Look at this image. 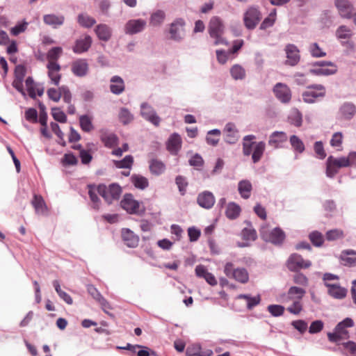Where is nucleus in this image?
<instances>
[{
	"instance_id": "1",
	"label": "nucleus",
	"mask_w": 356,
	"mask_h": 356,
	"mask_svg": "<svg viewBox=\"0 0 356 356\" xmlns=\"http://www.w3.org/2000/svg\"><path fill=\"white\" fill-rule=\"evenodd\" d=\"M306 291L304 289L298 286H291L287 293L280 296V301L288 304L286 310L292 314L298 315L302 310V298Z\"/></svg>"
},
{
	"instance_id": "2",
	"label": "nucleus",
	"mask_w": 356,
	"mask_h": 356,
	"mask_svg": "<svg viewBox=\"0 0 356 356\" xmlns=\"http://www.w3.org/2000/svg\"><path fill=\"white\" fill-rule=\"evenodd\" d=\"M254 135H247L243 138V154L245 156H252L254 163H258L262 158L266 149V143L264 141L256 142Z\"/></svg>"
},
{
	"instance_id": "3",
	"label": "nucleus",
	"mask_w": 356,
	"mask_h": 356,
	"mask_svg": "<svg viewBox=\"0 0 356 356\" xmlns=\"http://www.w3.org/2000/svg\"><path fill=\"white\" fill-rule=\"evenodd\" d=\"M356 166V152H351L348 156L334 158L330 156L326 161V175L329 177H334L341 168Z\"/></svg>"
},
{
	"instance_id": "4",
	"label": "nucleus",
	"mask_w": 356,
	"mask_h": 356,
	"mask_svg": "<svg viewBox=\"0 0 356 356\" xmlns=\"http://www.w3.org/2000/svg\"><path fill=\"white\" fill-rule=\"evenodd\" d=\"M208 31L210 36L215 39L214 45L226 44V40L222 38L225 31V25L222 20L218 16H213L211 18Z\"/></svg>"
},
{
	"instance_id": "5",
	"label": "nucleus",
	"mask_w": 356,
	"mask_h": 356,
	"mask_svg": "<svg viewBox=\"0 0 356 356\" xmlns=\"http://www.w3.org/2000/svg\"><path fill=\"white\" fill-rule=\"evenodd\" d=\"M354 326V321L350 318H346L341 322L339 323L333 333H327V337L331 342H338L341 339H348L349 337V332L347 330L348 327Z\"/></svg>"
},
{
	"instance_id": "6",
	"label": "nucleus",
	"mask_w": 356,
	"mask_h": 356,
	"mask_svg": "<svg viewBox=\"0 0 356 356\" xmlns=\"http://www.w3.org/2000/svg\"><path fill=\"white\" fill-rule=\"evenodd\" d=\"M224 273L229 278L235 281L245 284L249 280V273L245 268H236L233 263L227 262L224 266Z\"/></svg>"
},
{
	"instance_id": "7",
	"label": "nucleus",
	"mask_w": 356,
	"mask_h": 356,
	"mask_svg": "<svg viewBox=\"0 0 356 356\" xmlns=\"http://www.w3.org/2000/svg\"><path fill=\"white\" fill-rule=\"evenodd\" d=\"M261 237L267 242L275 245H281L285 239V233L280 227L269 230L267 225H264L260 229Z\"/></svg>"
},
{
	"instance_id": "8",
	"label": "nucleus",
	"mask_w": 356,
	"mask_h": 356,
	"mask_svg": "<svg viewBox=\"0 0 356 356\" xmlns=\"http://www.w3.org/2000/svg\"><path fill=\"white\" fill-rule=\"evenodd\" d=\"M98 193L108 204H111L113 200L120 198L122 193V188L117 184H111L108 186L104 184L98 185Z\"/></svg>"
},
{
	"instance_id": "9",
	"label": "nucleus",
	"mask_w": 356,
	"mask_h": 356,
	"mask_svg": "<svg viewBox=\"0 0 356 356\" xmlns=\"http://www.w3.org/2000/svg\"><path fill=\"white\" fill-rule=\"evenodd\" d=\"M120 205L122 209L131 214H138L145 211V209L140 205V203L136 200L133 195L130 193L124 195L120 202Z\"/></svg>"
},
{
	"instance_id": "10",
	"label": "nucleus",
	"mask_w": 356,
	"mask_h": 356,
	"mask_svg": "<svg viewBox=\"0 0 356 356\" xmlns=\"http://www.w3.org/2000/svg\"><path fill=\"white\" fill-rule=\"evenodd\" d=\"M325 95V88L320 84L311 85L307 90L302 93L303 101L306 103H314L318 97Z\"/></svg>"
},
{
	"instance_id": "11",
	"label": "nucleus",
	"mask_w": 356,
	"mask_h": 356,
	"mask_svg": "<svg viewBox=\"0 0 356 356\" xmlns=\"http://www.w3.org/2000/svg\"><path fill=\"white\" fill-rule=\"evenodd\" d=\"M185 20L182 18H177L170 25V38L175 41H181L185 34Z\"/></svg>"
},
{
	"instance_id": "12",
	"label": "nucleus",
	"mask_w": 356,
	"mask_h": 356,
	"mask_svg": "<svg viewBox=\"0 0 356 356\" xmlns=\"http://www.w3.org/2000/svg\"><path fill=\"white\" fill-rule=\"evenodd\" d=\"M311 266L312 262L310 261L305 260L301 255L296 253L291 254L286 261V266L290 271L309 268Z\"/></svg>"
},
{
	"instance_id": "13",
	"label": "nucleus",
	"mask_w": 356,
	"mask_h": 356,
	"mask_svg": "<svg viewBox=\"0 0 356 356\" xmlns=\"http://www.w3.org/2000/svg\"><path fill=\"white\" fill-rule=\"evenodd\" d=\"M273 92L276 98L284 104L289 103L291 99V91L284 83H277L273 88Z\"/></svg>"
},
{
	"instance_id": "14",
	"label": "nucleus",
	"mask_w": 356,
	"mask_h": 356,
	"mask_svg": "<svg viewBox=\"0 0 356 356\" xmlns=\"http://www.w3.org/2000/svg\"><path fill=\"white\" fill-rule=\"evenodd\" d=\"M261 19L260 12L255 8H250L244 16L245 26L249 29H253Z\"/></svg>"
},
{
	"instance_id": "15",
	"label": "nucleus",
	"mask_w": 356,
	"mask_h": 356,
	"mask_svg": "<svg viewBox=\"0 0 356 356\" xmlns=\"http://www.w3.org/2000/svg\"><path fill=\"white\" fill-rule=\"evenodd\" d=\"M224 140L229 144H235L239 139L238 130L232 122L226 124L223 129Z\"/></svg>"
},
{
	"instance_id": "16",
	"label": "nucleus",
	"mask_w": 356,
	"mask_h": 356,
	"mask_svg": "<svg viewBox=\"0 0 356 356\" xmlns=\"http://www.w3.org/2000/svg\"><path fill=\"white\" fill-rule=\"evenodd\" d=\"M141 115L147 121L150 122L155 126H159L161 122V118L156 115L154 108L147 103H143L141 104Z\"/></svg>"
},
{
	"instance_id": "17",
	"label": "nucleus",
	"mask_w": 356,
	"mask_h": 356,
	"mask_svg": "<svg viewBox=\"0 0 356 356\" xmlns=\"http://www.w3.org/2000/svg\"><path fill=\"white\" fill-rule=\"evenodd\" d=\"M147 22L145 19H130L124 26V32L133 35L141 32L145 28Z\"/></svg>"
},
{
	"instance_id": "18",
	"label": "nucleus",
	"mask_w": 356,
	"mask_h": 356,
	"mask_svg": "<svg viewBox=\"0 0 356 356\" xmlns=\"http://www.w3.org/2000/svg\"><path fill=\"white\" fill-rule=\"evenodd\" d=\"M335 6L339 15L344 18H350L354 11L353 4L349 0H335Z\"/></svg>"
},
{
	"instance_id": "19",
	"label": "nucleus",
	"mask_w": 356,
	"mask_h": 356,
	"mask_svg": "<svg viewBox=\"0 0 356 356\" xmlns=\"http://www.w3.org/2000/svg\"><path fill=\"white\" fill-rule=\"evenodd\" d=\"M216 200L213 193L210 191H205L200 193L197 197V202L200 207L209 209L215 204Z\"/></svg>"
},
{
	"instance_id": "20",
	"label": "nucleus",
	"mask_w": 356,
	"mask_h": 356,
	"mask_svg": "<svg viewBox=\"0 0 356 356\" xmlns=\"http://www.w3.org/2000/svg\"><path fill=\"white\" fill-rule=\"evenodd\" d=\"M285 51L287 58L286 63L291 66L297 65L300 58L298 47L293 44H289L285 47Z\"/></svg>"
},
{
	"instance_id": "21",
	"label": "nucleus",
	"mask_w": 356,
	"mask_h": 356,
	"mask_svg": "<svg viewBox=\"0 0 356 356\" xmlns=\"http://www.w3.org/2000/svg\"><path fill=\"white\" fill-rule=\"evenodd\" d=\"M71 70L74 75L83 76L88 71V64L85 59H77L72 63Z\"/></svg>"
},
{
	"instance_id": "22",
	"label": "nucleus",
	"mask_w": 356,
	"mask_h": 356,
	"mask_svg": "<svg viewBox=\"0 0 356 356\" xmlns=\"http://www.w3.org/2000/svg\"><path fill=\"white\" fill-rule=\"evenodd\" d=\"M92 43V38L89 35H85L76 40L73 47V51L76 54H82L88 50Z\"/></svg>"
},
{
	"instance_id": "23",
	"label": "nucleus",
	"mask_w": 356,
	"mask_h": 356,
	"mask_svg": "<svg viewBox=\"0 0 356 356\" xmlns=\"http://www.w3.org/2000/svg\"><path fill=\"white\" fill-rule=\"evenodd\" d=\"M122 238L126 245L129 248H136L139 243V237L129 229H122Z\"/></svg>"
},
{
	"instance_id": "24",
	"label": "nucleus",
	"mask_w": 356,
	"mask_h": 356,
	"mask_svg": "<svg viewBox=\"0 0 356 356\" xmlns=\"http://www.w3.org/2000/svg\"><path fill=\"white\" fill-rule=\"evenodd\" d=\"M31 204L33 207L35 211L39 215H47L48 208L43 199L40 195H34L31 200Z\"/></svg>"
},
{
	"instance_id": "25",
	"label": "nucleus",
	"mask_w": 356,
	"mask_h": 356,
	"mask_svg": "<svg viewBox=\"0 0 356 356\" xmlns=\"http://www.w3.org/2000/svg\"><path fill=\"white\" fill-rule=\"evenodd\" d=\"M321 68L312 70L311 72L316 75H330L334 74L337 69V66L332 63L318 62L317 63Z\"/></svg>"
},
{
	"instance_id": "26",
	"label": "nucleus",
	"mask_w": 356,
	"mask_h": 356,
	"mask_svg": "<svg viewBox=\"0 0 356 356\" xmlns=\"http://www.w3.org/2000/svg\"><path fill=\"white\" fill-rule=\"evenodd\" d=\"M356 113V107L352 103H344L339 109V118L341 120H349L353 118Z\"/></svg>"
},
{
	"instance_id": "27",
	"label": "nucleus",
	"mask_w": 356,
	"mask_h": 356,
	"mask_svg": "<svg viewBox=\"0 0 356 356\" xmlns=\"http://www.w3.org/2000/svg\"><path fill=\"white\" fill-rule=\"evenodd\" d=\"M287 140V136L283 131H274L269 137L268 145L275 149L280 148L281 145Z\"/></svg>"
},
{
	"instance_id": "28",
	"label": "nucleus",
	"mask_w": 356,
	"mask_h": 356,
	"mask_svg": "<svg viewBox=\"0 0 356 356\" xmlns=\"http://www.w3.org/2000/svg\"><path fill=\"white\" fill-rule=\"evenodd\" d=\"M328 294L336 299H343L346 296V289L339 284L327 283V286Z\"/></svg>"
},
{
	"instance_id": "29",
	"label": "nucleus",
	"mask_w": 356,
	"mask_h": 356,
	"mask_svg": "<svg viewBox=\"0 0 356 356\" xmlns=\"http://www.w3.org/2000/svg\"><path fill=\"white\" fill-rule=\"evenodd\" d=\"M47 68L48 70V76L51 79V82L56 85L58 86L60 79H61V74L60 73V66L59 64H47Z\"/></svg>"
},
{
	"instance_id": "30",
	"label": "nucleus",
	"mask_w": 356,
	"mask_h": 356,
	"mask_svg": "<svg viewBox=\"0 0 356 356\" xmlns=\"http://www.w3.org/2000/svg\"><path fill=\"white\" fill-rule=\"evenodd\" d=\"M181 147V138L176 133L172 134L167 142L168 150L173 154H176Z\"/></svg>"
},
{
	"instance_id": "31",
	"label": "nucleus",
	"mask_w": 356,
	"mask_h": 356,
	"mask_svg": "<svg viewBox=\"0 0 356 356\" xmlns=\"http://www.w3.org/2000/svg\"><path fill=\"white\" fill-rule=\"evenodd\" d=\"M110 90L113 94L120 95L125 90L124 80L119 76H113L111 79Z\"/></svg>"
},
{
	"instance_id": "32",
	"label": "nucleus",
	"mask_w": 356,
	"mask_h": 356,
	"mask_svg": "<svg viewBox=\"0 0 356 356\" xmlns=\"http://www.w3.org/2000/svg\"><path fill=\"white\" fill-rule=\"evenodd\" d=\"M341 264L347 266H356V251L353 250H343L340 256Z\"/></svg>"
},
{
	"instance_id": "33",
	"label": "nucleus",
	"mask_w": 356,
	"mask_h": 356,
	"mask_svg": "<svg viewBox=\"0 0 356 356\" xmlns=\"http://www.w3.org/2000/svg\"><path fill=\"white\" fill-rule=\"evenodd\" d=\"M95 31L98 38L103 41L109 40L112 35L111 28L105 24H100L97 25Z\"/></svg>"
},
{
	"instance_id": "34",
	"label": "nucleus",
	"mask_w": 356,
	"mask_h": 356,
	"mask_svg": "<svg viewBox=\"0 0 356 356\" xmlns=\"http://www.w3.org/2000/svg\"><path fill=\"white\" fill-rule=\"evenodd\" d=\"M43 21L44 24L56 28L63 24L65 17L62 15H56L54 14H48L44 15Z\"/></svg>"
},
{
	"instance_id": "35",
	"label": "nucleus",
	"mask_w": 356,
	"mask_h": 356,
	"mask_svg": "<svg viewBox=\"0 0 356 356\" xmlns=\"http://www.w3.org/2000/svg\"><path fill=\"white\" fill-rule=\"evenodd\" d=\"M166 15L162 10H156L151 13L149 24L152 26H160L165 21Z\"/></svg>"
},
{
	"instance_id": "36",
	"label": "nucleus",
	"mask_w": 356,
	"mask_h": 356,
	"mask_svg": "<svg viewBox=\"0 0 356 356\" xmlns=\"http://www.w3.org/2000/svg\"><path fill=\"white\" fill-rule=\"evenodd\" d=\"M149 168L150 172L156 176L163 174L165 170V164L161 161L156 159H152L149 161Z\"/></svg>"
},
{
	"instance_id": "37",
	"label": "nucleus",
	"mask_w": 356,
	"mask_h": 356,
	"mask_svg": "<svg viewBox=\"0 0 356 356\" xmlns=\"http://www.w3.org/2000/svg\"><path fill=\"white\" fill-rule=\"evenodd\" d=\"M88 195L92 203V207L95 210L99 209L100 200L98 197V186L89 185Z\"/></svg>"
},
{
	"instance_id": "38",
	"label": "nucleus",
	"mask_w": 356,
	"mask_h": 356,
	"mask_svg": "<svg viewBox=\"0 0 356 356\" xmlns=\"http://www.w3.org/2000/svg\"><path fill=\"white\" fill-rule=\"evenodd\" d=\"M101 140L106 147L113 148L118 144V136L111 133H103L101 135Z\"/></svg>"
},
{
	"instance_id": "39",
	"label": "nucleus",
	"mask_w": 356,
	"mask_h": 356,
	"mask_svg": "<svg viewBox=\"0 0 356 356\" xmlns=\"http://www.w3.org/2000/svg\"><path fill=\"white\" fill-rule=\"evenodd\" d=\"M252 189V184L248 180H242L239 181L238 190L241 196L244 199L250 197Z\"/></svg>"
},
{
	"instance_id": "40",
	"label": "nucleus",
	"mask_w": 356,
	"mask_h": 356,
	"mask_svg": "<svg viewBox=\"0 0 356 356\" xmlns=\"http://www.w3.org/2000/svg\"><path fill=\"white\" fill-rule=\"evenodd\" d=\"M79 124L84 132H90L95 127L92 124V118L88 115H83L79 117Z\"/></svg>"
},
{
	"instance_id": "41",
	"label": "nucleus",
	"mask_w": 356,
	"mask_h": 356,
	"mask_svg": "<svg viewBox=\"0 0 356 356\" xmlns=\"http://www.w3.org/2000/svg\"><path fill=\"white\" fill-rule=\"evenodd\" d=\"M131 181L136 188L140 190H144L149 186L148 179L140 175H133L131 177Z\"/></svg>"
},
{
	"instance_id": "42",
	"label": "nucleus",
	"mask_w": 356,
	"mask_h": 356,
	"mask_svg": "<svg viewBox=\"0 0 356 356\" xmlns=\"http://www.w3.org/2000/svg\"><path fill=\"white\" fill-rule=\"evenodd\" d=\"M289 142L293 150L297 154H302L305 150V146L302 140L296 135H293L289 138Z\"/></svg>"
},
{
	"instance_id": "43",
	"label": "nucleus",
	"mask_w": 356,
	"mask_h": 356,
	"mask_svg": "<svg viewBox=\"0 0 356 356\" xmlns=\"http://www.w3.org/2000/svg\"><path fill=\"white\" fill-rule=\"evenodd\" d=\"M63 53V49L60 47L51 48L47 54V64H58L57 60Z\"/></svg>"
},
{
	"instance_id": "44",
	"label": "nucleus",
	"mask_w": 356,
	"mask_h": 356,
	"mask_svg": "<svg viewBox=\"0 0 356 356\" xmlns=\"http://www.w3.org/2000/svg\"><path fill=\"white\" fill-rule=\"evenodd\" d=\"M244 299L246 301V306L249 310L258 305L260 303L261 298L259 296L251 297L250 295L241 294L236 297V300Z\"/></svg>"
},
{
	"instance_id": "45",
	"label": "nucleus",
	"mask_w": 356,
	"mask_h": 356,
	"mask_svg": "<svg viewBox=\"0 0 356 356\" xmlns=\"http://www.w3.org/2000/svg\"><path fill=\"white\" fill-rule=\"evenodd\" d=\"M241 213V208L240 207L234 203H229L225 211L226 216L229 219H236Z\"/></svg>"
},
{
	"instance_id": "46",
	"label": "nucleus",
	"mask_w": 356,
	"mask_h": 356,
	"mask_svg": "<svg viewBox=\"0 0 356 356\" xmlns=\"http://www.w3.org/2000/svg\"><path fill=\"white\" fill-rule=\"evenodd\" d=\"M232 77L235 80H241L245 77V70L240 65H234L230 69Z\"/></svg>"
},
{
	"instance_id": "47",
	"label": "nucleus",
	"mask_w": 356,
	"mask_h": 356,
	"mask_svg": "<svg viewBox=\"0 0 356 356\" xmlns=\"http://www.w3.org/2000/svg\"><path fill=\"white\" fill-rule=\"evenodd\" d=\"M77 19L79 24L86 28L92 27L96 23V20L93 17L86 14L79 15Z\"/></svg>"
},
{
	"instance_id": "48",
	"label": "nucleus",
	"mask_w": 356,
	"mask_h": 356,
	"mask_svg": "<svg viewBox=\"0 0 356 356\" xmlns=\"http://www.w3.org/2000/svg\"><path fill=\"white\" fill-rule=\"evenodd\" d=\"M113 163L118 168H127L130 170L134 163V158L131 155H127L122 160L113 161Z\"/></svg>"
},
{
	"instance_id": "49",
	"label": "nucleus",
	"mask_w": 356,
	"mask_h": 356,
	"mask_svg": "<svg viewBox=\"0 0 356 356\" xmlns=\"http://www.w3.org/2000/svg\"><path fill=\"white\" fill-rule=\"evenodd\" d=\"M241 237L247 241H254L257 238L256 230L252 227H245L241 232Z\"/></svg>"
},
{
	"instance_id": "50",
	"label": "nucleus",
	"mask_w": 356,
	"mask_h": 356,
	"mask_svg": "<svg viewBox=\"0 0 356 356\" xmlns=\"http://www.w3.org/2000/svg\"><path fill=\"white\" fill-rule=\"evenodd\" d=\"M309 238L312 244L316 247L322 246L324 242L323 234L318 231L311 232L309 235Z\"/></svg>"
},
{
	"instance_id": "51",
	"label": "nucleus",
	"mask_w": 356,
	"mask_h": 356,
	"mask_svg": "<svg viewBox=\"0 0 356 356\" xmlns=\"http://www.w3.org/2000/svg\"><path fill=\"white\" fill-rule=\"evenodd\" d=\"M19 71L22 72L21 75H17V79L13 81V86L19 92L24 94L23 92V86H22V81L25 76V69L22 65L17 66V72Z\"/></svg>"
},
{
	"instance_id": "52",
	"label": "nucleus",
	"mask_w": 356,
	"mask_h": 356,
	"mask_svg": "<svg viewBox=\"0 0 356 356\" xmlns=\"http://www.w3.org/2000/svg\"><path fill=\"white\" fill-rule=\"evenodd\" d=\"M220 131L219 129H213L208 132L207 142L211 145H216L220 140Z\"/></svg>"
},
{
	"instance_id": "53",
	"label": "nucleus",
	"mask_w": 356,
	"mask_h": 356,
	"mask_svg": "<svg viewBox=\"0 0 356 356\" xmlns=\"http://www.w3.org/2000/svg\"><path fill=\"white\" fill-rule=\"evenodd\" d=\"M325 237L327 241H336L343 238L344 234L343 230L340 229H334L327 231L325 234Z\"/></svg>"
},
{
	"instance_id": "54",
	"label": "nucleus",
	"mask_w": 356,
	"mask_h": 356,
	"mask_svg": "<svg viewBox=\"0 0 356 356\" xmlns=\"http://www.w3.org/2000/svg\"><path fill=\"white\" fill-rule=\"evenodd\" d=\"M119 119L122 123L127 124L133 120L134 117L128 109L122 108L119 113Z\"/></svg>"
},
{
	"instance_id": "55",
	"label": "nucleus",
	"mask_w": 356,
	"mask_h": 356,
	"mask_svg": "<svg viewBox=\"0 0 356 356\" xmlns=\"http://www.w3.org/2000/svg\"><path fill=\"white\" fill-rule=\"evenodd\" d=\"M336 35L339 39H349L352 36V31L348 26L343 25L337 29Z\"/></svg>"
},
{
	"instance_id": "56",
	"label": "nucleus",
	"mask_w": 356,
	"mask_h": 356,
	"mask_svg": "<svg viewBox=\"0 0 356 356\" xmlns=\"http://www.w3.org/2000/svg\"><path fill=\"white\" fill-rule=\"evenodd\" d=\"M343 141V134L341 132H336L332 135L330 140V145L333 147H338L337 150L342 149L341 145Z\"/></svg>"
},
{
	"instance_id": "57",
	"label": "nucleus",
	"mask_w": 356,
	"mask_h": 356,
	"mask_svg": "<svg viewBox=\"0 0 356 356\" xmlns=\"http://www.w3.org/2000/svg\"><path fill=\"white\" fill-rule=\"evenodd\" d=\"M25 83H26V86L29 96L31 98L35 99V89L38 86L35 83L32 77H30V76H29L26 79Z\"/></svg>"
},
{
	"instance_id": "58",
	"label": "nucleus",
	"mask_w": 356,
	"mask_h": 356,
	"mask_svg": "<svg viewBox=\"0 0 356 356\" xmlns=\"http://www.w3.org/2000/svg\"><path fill=\"white\" fill-rule=\"evenodd\" d=\"M267 309L272 316L277 317L283 315L285 309L280 305H270Z\"/></svg>"
},
{
	"instance_id": "59",
	"label": "nucleus",
	"mask_w": 356,
	"mask_h": 356,
	"mask_svg": "<svg viewBox=\"0 0 356 356\" xmlns=\"http://www.w3.org/2000/svg\"><path fill=\"white\" fill-rule=\"evenodd\" d=\"M186 356H205L201 351L200 346L197 344L189 346L186 348Z\"/></svg>"
},
{
	"instance_id": "60",
	"label": "nucleus",
	"mask_w": 356,
	"mask_h": 356,
	"mask_svg": "<svg viewBox=\"0 0 356 356\" xmlns=\"http://www.w3.org/2000/svg\"><path fill=\"white\" fill-rule=\"evenodd\" d=\"M314 149L316 156L320 159H323L326 157V152L323 147V144L321 141H316L314 145Z\"/></svg>"
},
{
	"instance_id": "61",
	"label": "nucleus",
	"mask_w": 356,
	"mask_h": 356,
	"mask_svg": "<svg viewBox=\"0 0 356 356\" xmlns=\"http://www.w3.org/2000/svg\"><path fill=\"white\" fill-rule=\"evenodd\" d=\"M176 184L178 186L180 193L184 195L186 193L188 182L185 177L182 176H177L175 179Z\"/></svg>"
},
{
	"instance_id": "62",
	"label": "nucleus",
	"mask_w": 356,
	"mask_h": 356,
	"mask_svg": "<svg viewBox=\"0 0 356 356\" xmlns=\"http://www.w3.org/2000/svg\"><path fill=\"white\" fill-rule=\"evenodd\" d=\"M309 51L313 57H323L326 55L316 42L312 43L309 47Z\"/></svg>"
},
{
	"instance_id": "63",
	"label": "nucleus",
	"mask_w": 356,
	"mask_h": 356,
	"mask_svg": "<svg viewBox=\"0 0 356 356\" xmlns=\"http://www.w3.org/2000/svg\"><path fill=\"white\" fill-rule=\"evenodd\" d=\"M52 116L56 121L64 123L67 121V117L65 114L61 111L59 108L52 109Z\"/></svg>"
},
{
	"instance_id": "64",
	"label": "nucleus",
	"mask_w": 356,
	"mask_h": 356,
	"mask_svg": "<svg viewBox=\"0 0 356 356\" xmlns=\"http://www.w3.org/2000/svg\"><path fill=\"white\" fill-rule=\"evenodd\" d=\"M323 328V323L320 320L313 321L309 328V332L311 334L320 332Z\"/></svg>"
}]
</instances>
